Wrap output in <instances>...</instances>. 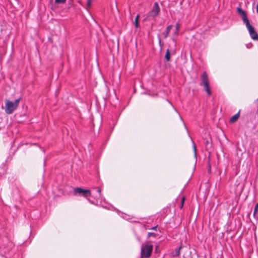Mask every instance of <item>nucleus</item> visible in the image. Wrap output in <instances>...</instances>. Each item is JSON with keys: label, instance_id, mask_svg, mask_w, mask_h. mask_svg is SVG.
<instances>
[{"label": "nucleus", "instance_id": "obj_2", "mask_svg": "<svg viewBox=\"0 0 258 258\" xmlns=\"http://www.w3.org/2000/svg\"><path fill=\"white\" fill-rule=\"evenodd\" d=\"M20 99V98H18L16 99L14 102L9 100H6L5 112L8 114H12L18 106Z\"/></svg>", "mask_w": 258, "mask_h": 258}, {"label": "nucleus", "instance_id": "obj_4", "mask_svg": "<svg viewBox=\"0 0 258 258\" xmlns=\"http://www.w3.org/2000/svg\"><path fill=\"white\" fill-rule=\"evenodd\" d=\"M75 196H83L84 198H88L91 195V191L89 189H85L81 187H76L74 188Z\"/></svg>", "mask_w": 258, "mask_h": 258}, {"label": "nucleus", "instance_id": "obj_10", "mask_svg": "<svg viewBox=\"0 0 258 258\" xmlns=\"http://www.w3.org/2000/svg\"><path fill=\"white\" fill-rule=\"evenodd\" d=\"M172 27V25H169L167 27L165 32L163 33V35H164V38H166L168 36L170 31Z\"/></svg>", "mask_w": 258, "mask_h": 258}, {"label": "nucleus", "instance_id": "obj_17", "mask_svg": "<svg viewBox=\"0 0 258 258\" xmlns=\"http://www.w3.org/2000/svg\"><path fill=\"white\" fill-rule=\"evenodd\" d=\"M66 0H55V4H64Z\"/></svg>", "mask_w": 258, "mask_h": 258}, {"label": "nucleus", "instance_id": "obj_21", "mask_svg": "<svg viewBox=\"0 0 258 258\" xmlns=\"http://www.w3.org/2000/svg\"><path fill=\"white\" fill-rule=\"evenodd\" d=\"M157 227H158V225H156V226H154V227H151V228H150V229H152V230H156V229H157Z\"/></svg>", "mask_w": 258, "mask_h": 258}, {"label": "nucleus", "instance_id": "obj_22", "mask_svg": "<svg viewBox=\"0 0 258 258\" xmlns=\"http://www.w3.org/2000/svg\"><path fill=\"white\" fill-rule=\"evenodd\" d=\"M256 12L258 14V4L256 5Z\"/></svg>", "mask_w": 258, "mask_h": 258}, {"label": "nucleus", "instance_id": "obj_19", "mask_svg": "<svg viewBox=\"0 0 258 258\" xmlns=\"http://www.w3.org/2000/svg\"><path fill=\"white\" fill-rule=\"evenodd\" d=\"M193 149L194 150L195 156L196 157H197L196 146V145L195 144H194V145H193Z\"/></svg>", "mask_w": 258, "mask_h": 258}, {"label": "nucleus", "instance_id": "obj_15", "mask_svg": "<svg viewBox=\"0 0 258 258\" xmlns=\"http://www.w3.org/2000/svg\"><path fill=\"white\" fill-rule=\"evenodd\" d=\"M184 201H185V197H183L181 199V204H180V209H182L183 208V205H184Z\"/></svg>", "mask_w": 258, "mask_h": 258}, {"label": "nucleus", "instance_id": "obj_18", "mask_svg": "<svg viewBox=\"0 0 258 258\" xmlns=\"http://www.w3.org/2000/svg\"><path fill=\"white\" fill-rule=\"evenodd\" d=\"M92 0H87V5L88 7H90L91 6Z\"/></svg>", "mask_w": 258, "mask_h": 258}, {"label": "nucleus", "instance_id": "obj_8", "mask_svg": "<svg viewBox=\"0 0 258 258\" xmlns=\"http://www.w3.org/2000/svg\"><path fill=\"white\" fill-rule=\"evenodd\" d=\"M239 115H240V110L236 114H235V115H234L230 118V120H229L230 122L234 123V122H236L237 121V120L238 119V118L239 117Z\"/></svg>", "mask_w": 258, "mask_h": 258}, {"label": "nucleus", "instance_id": "obj_11", "mask_svg": "<svg viewBox=\"0 0 258 258\" xmlns=\"http://www.w3.org/2000/svg\"><path fill=\"white\" fill-rule=\"evenodd\" d=\"M165 58L167 61H169L170 60V52L169 49L166 50Z\"/></svg>", "mask_w": 258, "mask_h": 258}, {"label": "nucleus", "instance_id": "obj_7", "mask_svg": "<svg viewBox=\"0 0 258 258\" xmlns=\"http://www.w3.org/2000/svg\"><path fill=\"white\" fill-rule=\"evenodd\" d=\"M237 12L241 16L242 21L245 25L249 23V21L247 17V14L245 11H244L241 8L238 7L237 8Z\"/></svg>", "mask_w": 258, "mask_h": 258}, {"label": "nucleus", "instance_id": "obj_20", "mask_svg": "<svg viewBox=\"0 0 258 258\" xmlns=\"http://www.w3.org/2000/svg\"><path fill=\"white\" fill-rule=\"evenodd\" d=\"M175 26H176V31H177V32H178L179 31V27H180L179 24L177 23L176 24Z\"/></svg>", "mask_w": 258, "mask_h": 258}, {"label": "nucleus", "instance_id": "obj_6", "mask_svg": "<svg viewBox=\"0 0 258 258\" xmlns=\"http://www.w3.org/2000/svg\"><path fill=\"white\" fill-rule=\"evenodd\" d=\"M160 11V9L157 2H155L154 4L152 11L149 13V16L153 17L158 15Z\"/></svg>", "mask_w": 258, "mask_h": 258}, {"label": "nucleus", "instance_id": "obj_16", "mask_svg": "<svg viewBox=\"0 0 258 258\" xmlns=\"http://www.w3.org/2000/svg\"><path fill=\"white\" fill-rule=\"evenodd\" d=\"M257 210H258V203H257L255 205V207H254V212H253V216H255L256 212H257Z\"/></svg>", "mask_w": 258, "mask_h": 258}, {"label": "nucleus", "instance_id": "obj_1", "mask_svg": "<svg viewBox=\"0 0 258 258\" xmlns=\"http://www.w3.org/2000/svg\"><path fill=\"white\" fill-rule=\"evenodd\" d=\"M200 85L204 86V90L209 96L211 95L212 92L210 87L209 77L206 72H203L201 76Z\"/></svg>", "mask_w": 258, "mask_h": 258}, {"label": "nucleus", "instance_id": "obj_25", "mask_svg": "<svg viewBox=\"0 0 258 258\" xmlns=\"http://www.w3.org/2000/svg\"><path fill=\"white\" fill-rule=\"evenodd\" d=\"M254 236H255V238H256V234H254Z\"/></svg>", "mask_w": 258, "mask_h": 258}, {"label": "nucleus", "instance_id": "obj_23", "mask_svg": "<svg viewBox=\"0 0 258 258\" xmlns=\"http://www.w3.org/2000/svg\"><path fill=\"white\" fill-rule=\"evenodd\" d=\"M209 142L207 140V141H206V145L209 144Z\"/></svg>", "mask_w": 258, "mask_h": 258}, {"label": "nucleus", "instance_id": "obj_14", "mask_svg": "<svg viewBox=\"0 0 258 258\" xmlns=\"http://www.w3.org/2000/svg\"><path fill=\"white\" fill-rule=\"evenodd\" d=\"M158 234L154 233V232H148V238H150V237H156Z\"/></svg>", "mask_w": 258, "mask_h": 258}, {"label": "nucleus", "instance_id": "obj_26", "mask_svg": "<svg viewBox=\"0 0 258 258\" xmlns=\"http://www.w3.org/2000/svg\"><path fill=\"white\" fill-rule=\"evenodd\" d=\"M257 101H258V98H257Z\"/></svg>", "mask_w": 258, "mask_h": 258}, {"label": "nucleus", "instance_id": "obj_12", "mask_svg": "<svg viewBox=\"0 0 258 258\" xmlns=\"http://www.w3.org/2000/svg\"><path fill=\"white\" fill-rule=\"evenodd\" d=\"M139 17H140L139 15H137V16L135 18V22H134V24L135 25V26H136V28H138L139 27Z\"/></svg>", "mask_w": 258, "mask_h": 258}, {"label": "nucleus", "instance_id": "obj_5", "mask_svg": "<svg viewBox=\"0 0 258 258\" xmlns=\"http://www.w3.org/2000/svg\"><path fill=\"white\" fill-rule=\"evenodd\" d=\"M246 27L248 30V32H249V35H250L251 38L253 40L258 41V34L255 31L252 25H251L250 24V23L246 25Z\"/></svg>", "mask_w": 258, "mask_h": 258}, {"label": "nucleus", "instance_id": "obj_9", "mask_svg": "<svg viewBox=\"0 0 258 258\" xmlns=\"http://www.w3.org/2000/svg\"><path fill=\"white\" fill-rule=\"evenodd\" d=\"M182 248V245H181L178 248H176L172 252V255L174 257L178 256L180 253V249Z\"/></svg>", "mask_w": 258, "mask_h": 258}, {"label": "nucleus", "instance_id": "obj_24", "mask_svg": "<svg viewBox=\"0 0 258 258\" xmlns=\"http://www.w3.org/2000/svg\"><path fill=\"white\" fill-rule=\"evenodd\" d=\"M138 240H139V241H140V240H141L140 238H139V237L138 238Z\"/></svg>", "mask_w": 258, "mask_h": 258}, {"label": "nucleus", "instance_id": "obj_13", "mask_svg": "<svg viewBox=\"0 0 258 258\" xmlns=\"http://www.w3.org/2000/svg\"><path fill=\"white\" fill-rule=\"evenodd\" d=\"M96 189L97 191L98 192V195L96 196V198L98 199L101 198V189L99 187H96Z\"/></svg>", "mask_w": 258, "mask_h": 258}, {"label": "nucleus", "instance_id": "obj_3", "mask_svg": "<svg viewBox=\"0 0 258 258\" xmlns=\"http://www.w3.org/2000/svg\"><path fill=\"white\" fill-rule=\"evenodd\" d=\"M153 249L152 244H143L141 247V257L142 258H149L151 256Z\"/></svg>", "mask_w": 258, "mask_h": 258}]
</instances>
